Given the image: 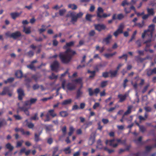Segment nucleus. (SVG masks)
Returning <instances> with one entry per match:
<instances>
[{
	"mask_svg": "<svg viewBox=\"0 0 156 156\" xmlns=\"http://www.w3.org/2000/svg\"><path fill=\"white\" fill-rule=\"evenodd\" d=\"M68 113L66 111H62L60 112V115L62 117H65L68 115Z\"/></svg>",
	"mask_w": 156,
	"mask_h": 156,
	"instance_id": "30",
	"label": "nucleus"
},
{
	"mask_svg": "<svg viewBox=\"0 0 156 156\" xmlns=\"http://www.w3.org/2000/svg\"><path fill=\"white\" fill-rule=\"evenodd\" d=\"M82 87V85H81L80 88L78 90L77 92L76 98H78L81 97L83 94V92L81 90Z\"/></svg>",
	"mask_w": 156,
	"mask_h": 156,
	"instance_id": "17",
	"label": "nucleus"
},
{
	"mask_svg": "<svg viewBox=\"0 0 156 156\" xmlns=\"http://www.w3.org/2000/svg\"><path fill=\"white\" fill-rule=\"evenodd\" d=\"M5 123V120L3 119H0V127L3 125Z\"/></svg>",
	"mask_w": 156,
	"mask_h": 156,
	"instance_id": "61",
	"label": "nucleus"
},
{
	"mask_svg": "<svg viewBox=\"0 0 156 156\" xmlns=\"http://www.w3.org/2000/svg\"><path fill=\"white\" fill-rule=\"evenodd\" d=\"M128 80L127 79H126L124 80L123 83V86L124 88L126 87V83L128 82Z\"/></svg>",
	"mask_w": 156,
	"mask_h": 156,
	"instance_id": "55",
	"label": "nucleus"
},
{
	"mask_svg": "<svg viewBox=\"0 0 156 156\" xmlns=\"http://www.w3.org/2000/svg\"><path fill=\"white\" fill-rule=\"evenodd\" d=\"M30 29V27H24L23 31L26 34H29L31 33Z\"/></svg>",
	"mask_w": 156,
	"mask_h": 156,
	"instance_id": "20",
	"label": "nucleus"
},
{
	"mask_svg": "<svg viewBox=\"0 0 156 156\" xmlns=\"http://www.w3.org/2000/svg\"><path fill=\"white\" fill-rule=\"evenodd\" d=\"M132 108V106H129L128 107L127 110L124 113L123 115V118L125 116L131 113Z\"/></svg>",
	"mask_w": 156,
	"mask_h": 156,
	"instance_id": "19",
	"label": "nucleus"
},
{
	"mask_svg": "<svg viewBox=\"0 0 156 156\" xmlns=\"http://www.w3.org/2000/svg\"><path fill=\"white\" fill-rule=\"evenodd\" d=\"M27 123V126L29 128H30V129L33 128L34 126V124H33L32 122H30V123L28 122L27 120H26L25 121L24 123Z\"/></svg>",
	"mask_w": 156,
	"mask_h": 156,
	"instance_id": "23",
	"label": "nucleus"
},
{
	"mask_svg": "<svg viewBox=\"0 0 156 156\" xmlns=\"http://www.w3.org/2000/svg\"><path fill=\"white\" fill-rule=\"evenodd\" d=\"M42 130H41L40 132L39 133L38 135L35 133V140L36 141H38L39 140V136L42 133Z\"/></svg>",
	"mask_w": 156,
	"mask_h": 156,
	"instance_id": "37",
	"label": "nucleus"
},
{
	"mask_svg": "<svg viewBox=\"0 0 156 156\" xmlns=\"http://www.w3.org/2000/svg\"><path fill=\"white\" fill-rule=\"evenodd\" d=\"M75 54V51L72 50L70 48H68L64 52L60 53L59 57L62 62L67 63L70 61L72 55Z\"/></svg>",
	"mask_w": 156,
	"mask_h": 156,
	"instance_id": "1",
	"label": "nucleus"
},
{
	"mask_svg": "<svg viewBox=\"0 0 156 156\" xmlns=\"http://www.w3.org/2000/svg\"><path fill=\"white\" fill-rule=\"evenodd\" d=\"M48 113L52 117H54L57 116V114L54 112L53 109H50L48 110Z\"/></svg>",
	"mask_w": 156,
	"mask_h": 156,
	"instance_id": "24",
	"label": "nucleus"
},
{
	"mask_svg": "<svg viewBox=\"0 0 156 156\" xmlns=\"http://www.w3.org/2000/svg\"><path fill=\"white\" fill-rule=\"evenodd\" d=\"M94 142V138H90L89 140L88 144H89L91 145H92Z\"/></svg>",
	"mask_w": 156,
	"mask_h": 156,
	"instance_id": "44",
	"label": "nucleus"
},
{
	"mask_svg": "<svg viewBox=\"0 0 156 156\" xmlns=\"http://www.w3.org/2000/svg\"><path fill=\"white\" fill-rule=\"evenodd\" d=\"M21 36V33L19 31H16L9 35V37L14 39H16Z\"/></svg>",
	"mask_w": 156,
	"mask_h": 156,
	"instance_id": "7",
	"label": "nucleus"
},
{
	"mask_svg": "<svg viewBox=\"0 0 156 156\" xmlns=\"http://www.w3.org/2000/svg\"><path fill=\"white\" fill-rule=\"evenodd\" d=\"M97 146H96V147L97 148H101V147H99L100 146L102 145L101 143V140H99L97 141Z\"/></svg>",
	"mask_w": 156,
	"mask_h": 156,
	"instance_id": "46",
	"label": "nucleus"
},
{
	"mask_svg": "<svg viewBox=\"0 0 156 156\" xmlns=\"http://www.w3.org/2000/svg\"><path fill=\"white\" fill-rule=\"evenodd\" d=\"M79 108H80L76 104L73 106L72 108V110H75L78 109Z\"/></svg>",
	"mask_w": 156,
	"mask_h": 156,
	"instance_id": "53",
	"label": "nucleus"
},
{
	"mask_svg": "<svg viewBox=\"0 0 156 156\" xmlns=\"http://www.w3.org/2000/svg\"><path fill=\"white\" fill-rule=\"evenodd\" d=\"M27 68H30L32 70H34L35 69L33 65L32 64H31L27 66Z\"/></svg>",
	"mask_w": 156,
	"mask_h": 156,
	"instance_id": "59",
	"label": "nucleus"
},
{
	"mask_svg": "<svg viewBox=\"0 0 156 156\" xmlns=\"http://www.w3.org/2000/svg\"><path fill=\"white\" fill-rule=\"evenodd\" d=\"M74 129L72 126H70L69 128V136H71L73 133Z\"/></svg>",
	"mask_w": 156,
	"mask_h": 156,
	"instance_id": "41",
	"label": "nucleus"
},
{
	"mask_svg": "<svg viewBox=\"0 0 156 156\" xmlns=\"http://www.w3.org/2000/svg\"><path fill=\"white\" fill-rule=\"evenodd\" d=\"M108 84V81H103L101 82V87H104L105 86H106Z\"/></svg>",
	"mask_w": 156,
	"mask_h": 156,
	"instance_id": "42",
	"label": "nucleus"
},
{
	"mask_svg": "<svg viewBox=\"0 0 156 156\" xmlns=\"http://www.w3.org/2000/svg\"><path fill=\"white\" fill-rule=\"evenodd\" d=\"M144 25V21H143L142 23H135L133 26V27L136 26L140 28H142Z\"/></svg>",
	"mask_w": 156,
	"mask_h": 156,
	"instance_id": "27",
	"label": "nucleus"
},
{
	"mask_svg": "<svg viewBox=\"0 0 156 156\" xmlns=\"http://www.w3.org/2000/svg\"><path fill=\"white\" fill-rule=\"evenodd\" d=\"M147 11L149 15H153L154 12L153 9H150L148 8Z\"/></svg>",
	"mask_w": 156,
	"mask_h": 156,
	"instance_id": "39",
	"label": "nucleus"
},
{
	"mask_svg": "<svg viewBox=\"0 0 156 156\" xmlns=\"http://www.w3.org/2000/svg\"><path fill=\"white\" fill-rule=\"evenodd\" d=\"M58 147H56L53 149V154H55V153L58 151Z\"/></svg>",
	"mask_w": 156,
	"mask_h": 156,
	"instance_id": "54",
	"label": "nucleus"
},
{
	"mask_svg": "<svg viewBox=\"0 0 156 156\" xmlns=\"http://www.w3.org/2000/svg\"><path fill=\"white\" fill-rule=\"evenodd\" d=\"M21 12L20 13L17 12L11 13L10 14V15L12 19H15L16 18L19 17L21 15Z\"/></svg>",
	"mask_w": 156,
	"mask_h": 156,
	"instance_id": "15",
	"label": "nucleus"
},
{
	"mask_svg": "<svg viewBox=\"0 0 156 156\" xmlns=\"http://www.w3.org/2000/svg\"><path fill=\"white\" fill-rule=\"evenodd\" d=\"M105 143L107 145H109L114 147H115L118 146V143L123 144V143L120 139H112L110 140H107L106 141Z\"/></svg>",
	"mask_w": 156,
	"mask_h": 156,
	"instance_id": "4",
	"label": "nucleus"
},
{
	"mask_svg": "<svg viewBox=\"0 0 156 156\" xmlns=\"http://www.w3.org/2000/svg\"><path fill=\"white\" fill-rule=\"evenodd\" d=\"M50 66L52 70L57 72L58 69L59 67L58 62L56 60L55 61L51 64Z\"/></svg>",
	"mask_w": 156,
	"mask_h": 156,
	"instance_id": "5",
	"label": "nucleus"
},
{
	"mask_svg": "<svg viewBox=\"0 0 156 156\" xmlns=\"http://www.w3.org/2000/svg\"><path fill=\"white\" fill-rule=\"evenodd\" d=\"M13 117L16 120H20L22 119V117L18 114L14 115Z\"/></svg>",
	"mask_w": 156,
	"mask_h": 156,
	"instance_id": "40",
	"label": "nucleus"
},
{
	"mask_svg": "<svg viewBox=\"0 0 156 156\" xmlns=\"http://www.w3.org/2000/svg\"><path fill=\"white\" fill-rule=\"evenodd\" d=\"M37 99L36 98H32L30 99V101H28L25 102V106L28 105L30 106L32 104L35 103L37 101Z\"/></svg>",
	"mask_w": 156,
	"mask_h": 156,
	"instance_id": "11",
	"label": "nucleus"
},
{
	"mask_svg": "<svg viewBox=\"0 0 156 156\" xmlns=\"http://www.w3.org/2000/svg\"><path fill=\"white\" fill-rule=\"evenodd\" d=\"M152 33L151 32H150L147 30H145L142 34V37L144 38L145 37L148 38V40L144 42V44H146V47H149L151 45L150 42L151 41V38L152 37Z\"/></svg>",
	"mask_w": 156,
	"mask_h": 156,
	"instance_id": "3",
	"label": "nucleus"
},
{
	"mask_svg": "<svg viewBox=\"0 0 156 156\" xmlns=\"http://www.w3.org/2000/svg\"><path fill=\"white\" fill-rule=\"evenodd\" d=\"M21 109L27 115H29V112L27 109H25L23 107Z\"/></svg>",
	"mask_w": 156,
	"mask_h": 156,
	"instance_id": "45",
	"label": "nucleus"
},
{
	"mask_svg": "<svg viewBox=\"0 0 156 156\" xmlns=\"http://www.w3.org/2000/svg\"><path fill=\"white\" fill-rule=\"evenodd\" d=\"M49 78L51 79H56L57 78V76H55L53 73H52L51 75L49 76Z\"/></svg>",
	"mask_w": 156,
	"mask_h": 156,
	"instance_id": "52",
	"label": "nucleus"
},
{
	"mask_svg": "<svg viewBox=\"0 0 156 156\" xmlns=\"http://www.w3.org/2000/svg\"><path fill=\"white\" fill-rule=\"evenodd\" d=\"M75 85L71 83H68L67 85V88L69 90H75L76 88Z\"/></svg>",
	"mask_w": 156,
	"mask_h": 156,
	"instance_id": "13",
	"label": "nucleus"
},
{
	"mask_svg": "<svg viewBox=\"0 0 156 156\" xmlns=\"http://www.w3.org/2000/svg\"><path fill=\"white\" fill-rule=\"evenodd\" d=\"M124 17L123 15L122 14H120L118 15L117 19L119 20H121Z\"/></svg>",
	"mask_w": 156,
	"mask_h": 156,
	"instance_id": "47",
	"label": "nucleus"
},
{
	"mask_svg": "<svg viewBox=\"0 0 156 156\" xmlns=\"http://www.w3.org/2000/svg\"><path fill=\"white\" fill-rule=\"evenodd\" d=\"M46 119L44 120V122H46L49 121L50 120V118L49 114H48L45 115Z\"/></svg>",
	"mask_w": 156,
	"mask_h": 156,
	"instance_id": "51",
	"label": "nucleus"
},
{
	"mask_svg": "<svg viewBox=\"0 0 156 156\" xmlns=\"http://www.w3.org/2000/svg\"><path fill=\"white\" fill-rule=\"evenodd\" d=\"M68 7L73 10H75L77 9V6L74 4H69L68 6Z\"/></svg>",
	"mask_w": 156,
	"mask_h": 156,
	"instance_id": "36",
	"label": "nucleus"
},
{
	"mask_svg": "<svg viewBox=\"0 0 156 156\" xmlns=\"http://www.w3.org/2000/svg\"><path fill=\"white\" fill-rule=\"evenodd\" d=\"M94 26L95 29L99 31L105 29V27L103 24H95Z\"/></svg>",
	"mask_w": 156,
	"mask_h": 156,
	"instance_id": "9",
	"label": "nucleus"
},
{
	"mask_svg": "<svg viewBox=\"0 0 156 156\" xmlns=\"http://www.w3.org/2000/svg\"><path fill=\"white\" fill-rule=\"evenodd\" d=\"M118 70L111 71L109 73V75L111 77H115L117 74Z\"/></svg>",
	"mask_w": 156,
	"mask_h": 156,
	"instance_id": "22",
	"label": "nucleus"
},
{
	"mask_svg": "<svg viewBox=\"0 0 156 156\" xmlns=\"http://www.w3.org/2000/svg\"><path fill=\"white\" fill-rule=\"evenodd\" d=\"M5 147L6 148L10 151H12L14 148L12 146L10 143H9L5 145Z\"/></svg>",
	"mask_w": 156,
	"mask_h": 156,
	"instance_id": "26",
	"label": "nucleus"
},
{
	"mask_svg": "<svg viewBox=\"0 0 156 156\" xmlns=\"http://www.w3.org/2000/svg\"><path fill=\"white\" fill-rule=\"evenodd\" d=\"M28 55L29 57H32L34 54V53L32 51H30L28 53Z\"/></svg>",
	"mask_w": 156,
	"mask_h": 156,
	"instance_id": "64",
	"label": "nucleus"
},
{
	"mask_svg": "<svg viewBox=\"0 0 156 156\" xmlns=\"http://www.w3.org/2000/svg\"><path fill=\"white\" fill-rule=\"evenodd\" d=\"M63 151L65 152L66 154H70L71 152L70 147H68L65 148L63 150Z\"/></svg>",
	"mask_w": 156,
	"mask_h": 156,
	"instance_id": "32",
	"label": "nucleus"
},
{
	"mask_svg": "<svg viewBox=\"0 0 156 156\" xmlns=\"http://www.w3.org/2000/svg\"><path fill=\"white\" fill-rule=\"evenodd\" d=\"M89 93V95L90 96H92L94 94V92L93 91L91 88H89L88 89Z\"/></svg>",
	"mask_w": 156,
	"mask_h": 156,
	"instance_id": "50",
	"label": "nucleus"
},
{
	"mask_svg": "<svg viewBox=\"0 0 156 156\" xmlns=\"http://www.w3.org/2000/svg\"><path fill=\"white\" fill-rule=\"evenodd\" d=\"M112 37V36L111 34H108L107 36L103 39V42L105 43L106 44H108L110 42V40Z\"/></svg>",
	"mask_w": 156,
	"mask_h": 156,
	"instance_id": "14",
	"label": "nucleus"
},
{
	"mask_svg": "<svg viewBox=\"0 0 156 156\" xmlns=\"http://www.w3.org/2000/svg\"><path fill=\"white\" fill-rule=\"evenodd\" d=\"M15 75L18 78H21L23 76L22 72L20 70L17 71L15 73Z\"/></svg>",
	"mask_w": 156,
	"mask_h": 156,
	"instance_id": "25",
	"label": "nucleus"
},
{
	"mask_svg": "<svg viewBox=\"0 0 156 156\" xmlns=\"http://www.w3.org/2000/svg\"><path fill=\"white\" fill-rule=\"evenodd\" d=\"M30 119L31 120H33L35 121L38 120L39 119V117L38 116L37 113H35L34 114V116L31 118Z\"/></svg>",
	"mask_w": 156,
	"mask_h": 156,
	"instance_id": "33",
	"label": "nucleus"
},
{
	"mask_svg": "<svg viewBox=\"0 0 156 156\" xmlns=\"http://www.w3.org/2000/svg\"><path fill=\"white\" fill-rule=\"evenodd\" d=\"M146 72L147 73V75L148 76H151L152 74H153L152 73V70L151 69H147Z\"/></svg>",
	"mask_w": 156,
	"mask_h": 156,
	"instance_id": "43",
	"label": "nucleus"
},
{
	"mask_svg": "<svg viewBox=\"0 0 156 156\" xmlns=\"http://www.w3.org/2000/svg\"><path fill=\"white\" fill-rule=\"evenodd\" d=\"M8 91V89L7 87H5L2 92L0 93V94L1 95H5Z\"/></svg>",
	"mask_w": 156,
	"mask_h": 156,
	"instance_id": "34",
	"label": "nucleus"
},
{
	"mask_svg": "<svg viewBox=\"0 0 156 156\" xmlns=\"http://www.w3.org/2000/svg\"><path fill=\"white\" fill-rule=\"evenodd\" d=\"M124 27V26L123 24H121L119 25L118 30L114 33V35L115 37H117L119 34L122 32V30Z\"/></svg>",
	"mask_w": 156,
	"mask_h": 156,
	"instance_id": "6",
	"label": "nucleus"
},
{
	"mask_svg": "<svg viewBox=\"0 0 156 156\" xmlns=\"http://www.w3.org/2000/svg\"><path fill=\"white\" fill-rule=\"evenodd\" d=\"M139 127L140 131L142 132H144L145 130V128L143 126H139Z\"/></svg>",
	"mask_w": 156,
	"mask_h": 156,
	"instance_id": "63",
	"label": "nucleus"
},
{
	"mask_svg": "<svg viewBox=\"0 0 156 156\" xmlns=\"http://www.w3.org/2000/svg\"><path fill=\"white\" fill-rule=\"evenodd\" d=\"M66 12V10L65 9H60L59 11V13L60 16H63Z\"/></svg>",
	"mask_w": 156,
	"mask_h": 156,
	"instance_id": "28",
	"label": "nucleus"
},
{
	"mask_svg": "<svg viewBox=\"0 0 156 156\" xmlns=\"http://www.w3.org/2000/svg\"><path fill=\"white\" fill-rule=\"evenodd\" d=\"M104 11L103 9L100 7H99L97 10V16L100 18H101V15L103 13Z\"/></svg>",
	"mask_w": 156,
	"mask_h": 156,
	"instance_id": "12",
	"label": "nucleus"
},
{
	"mask_svg": "<svg viewBox=\"0 0 156 156\" xmlns=\"http://www.w3.org/2000/svg\"><path fill=\"white\" fill-rule=\"evenodd\" d=\"M75 43V42L74 41H71L67 43L66 45L63 47V48L64 49H66L68 47L72 46L74 45Z\"/></svg>",
	"mask_w": 156,
	"mask_h": 156,
	"instance_id": "18",
	"label": "nucleus"
},
{
	"mask_svg": "<svg viewBox=\"0 0 156 156\" xmlns=\"http://www.w3.org/2000/svg\"><path fill=\"white\" fill-rule=\"evenodd\" d=\"M72 101L71 99H68L64 101L62 103V105H67L70 104Z\"/></svg>",
	"mask_w": 156,
	"mask_h": 156,
	"instance_id": "21",
	"label": "nucleus"
},
{
	"mask_svg": "<svg viewBox=\"0 0 156 156\" xmlns=\"http://www.w3.org/2000/svg\"><path fill=\"white\" fill-rule=\"evenodd\" d=\"M117 127L119 130H122L124 129V125H118Z\"/></svg>",
	"mask_w": 156,
	"mask_h": 156,
	"instance_id": "57",
	"label": "nucleus"
},
{
	"mask_svg": "<svg viewBox=\"0 0 156 156\" xmlns=\"http://www.w3.org/2000/svg\"><path fill=\"white\" fill-rule=\"evenodd\" d=\"M150 84H147L146 86H145L143 88L142 90V92L143 93H144L147 90L148 88L150 87Z\"/></svg>",
	"mask_w": 156,
	"mask_h": 156,
	"instance_id": "38",
	"label": "nucleus"
},
{
	"mask_svg": "<svg viewBox=\"0 0 156 156\" xmlns=\"http://www.w3.org/2000/svg\"><path fill=\"white\" fill-rule=\"evenodd\" d=\"M116 52H114L112 53H105L104 55V56L106 58L109 59L116 54Z\"/></svg>",
	"mask_w": 156,
	"mask_h": 156,
	"instance_id": "16",
	"label": "nucleus"
},
{
	"mask_svg": "<svg viewBox=\"0 0 156 156\" xmlns=\"http://www.w3.org/2000/svg\"><path fill=\"white\" fill-rule=\"evenodd\" d=\"M52 142L53 139L52 138H49L48 139L47 142L48 144H51L52 143Z\"/></svg>",
	"mask_w": 156,
	"mask_h": 156,
	"instance_id": "62",
	"label": "nucleus"
},
{
	"mask_svg": "<svg viewBox=\"0 0 156 156\" xmlns=\"http://www.w3.org/2000/svg\"><path fill=\"white\" fill-rule=\"evenodd\" d=\"M93 16L89 14H87L86 16V19L88 21H91V18L93 17Z\"/></svg>",
	"mask_w": 156,
	"mask_h": 156,
	"instance_id": "29",
	"label": "nucleus"
},
{
	"mask_svg": "<svg viewBox=\"0 0 156 156\" xmlns=\"http://www.w3.org/2000/svg\"><path fill=\"white\" fill-rule=\"evenodd\" d=\"M17 91L18 94L19 99L20 100H22L23 97L24 95L23 90L21 88H19L17 90Z\"/></svg>",
	"mask_w": 156,
	"mask_h": 156,
	"instance_id": "10",
	"label": "nucleus"
},
{
	"mask_svg": "<svg viewBox=\"0 0 156 156\" xmlns=\"http://www.w3.org/2000/svg\"><path fill=\"white\" fill-rule=\"evenodd\" d=\"M129 96L128 93H126L124 95L121 94L118 95V97L120 99L119 102H122L125 101L126 97Z\"/></svg>",
	"mask_w": 156,
	"mask_h": 156,
	"instance_id": "8",
	"label": "nucleus"
},
{
	"mask_svg": "<svg viewBox=\"0 0 156 156\" xmlns=\"http://www.w3.org/2000/svg\"><path fill=\"white\" fill-rule=\"evenodd\" d=\"M130 3L128 2L126 0H124L122 2V5L123 6H125L126 5H128Z\"/></svg>",
	"mask_w": 156,
	"mask_h": 156,
	"instance_id": "49",
	"label": "nucleus"
},
{
	"mask_svg": "<svg viewBox=\"0 0 156 156\" xmlns=\"http://www.w3.org/2000/svg\"><path fill=\"white\" fill-rule=\"evenodd\" d=\"M88 73H91V75L89 76L90 78H92L94 76V74L95 73V71H88Z\"/></svg>",
	"mask_w": 156,
	"mask_h": 156,
	"instance_id": "56",
	"label": "nucleus"
},
{
	"mask_svg": "<svg viewBox=\"0 0 156 156\" xmlns=\"http://www.w3.org/2000/svg\"><path fill=\"white\" fill-rule=\"evenodd\" d=\"M20 131L24 135H27L29 136L30 134V133L29 131H27L25 132L23 129H20Z\"/></svg>",
	"mask_w": 156,
	"mask_h": 156,
	"instance_id": "35",
	"label": "nucleus"
},
{
	"mask_svg": "<svg viewBox=\"0 0 156 156\" xmlns=\"http://www.w3.org/2000/svg\"><path fill=\"white\" fill-rule=\"evenodd\" d=\"M83 14V13L82 12H80L76 14L75 12L69 11L68 12L66 16L67 17H71L70 22L74 24L77 22V19L81 18Z\"/></svg>",
	"mask_w": 156,
	"mask_h": 156,
	"instance_id": "2",
	"label": "nucleus"
},
{
	"mask_svg": "<svg viewBox=\"0 0 156 156\" xmlns=\"http://www.w3.org/2000/svg\"><path fill=\"white\" fill-rule=\"evenodd\" d=\"M154 25L153 24H151L149 26L148 29L147 30L150 32H151V33H153V32L154 30Z\"/></svg>",
	"mask_w": 156,
	"mask_h": 156,
	"instance_id": "31",
	"label": "nucleus"
},
{
	"mask_svg": "<svg viewBox=\"0 0 156 156\" xmlns=\"http://www.w3.org/2000/svg\"><path fill=\"white\" fill-rule=\"evenodd\" d=\"M144 108L147 112H150L151 110V108L150 107H144Z\"/></svg>",
	"mask_w": 156,
	"mask_h": 156,
	"instance_id": "58",
	"label": "nucleus"
},
{
	"mask_svg": "<svg viewBox=\"0 0 156 156\" xmlns=\"http://www.w3.org/2000/svg\"><path fill=\"white\" fill-rule=\"evenodd\" d=\"M102 121V122L104 124H106L109 122V120L107 119H103Z\"/></svg>",
	"mask_w": 156,
	"mask_h": 156,
	"instance_id": "60",
	"label": "nucleus"
},
{
	"mask_svg": "<svg viewBox=\"0 0 156 156\" xmlns=\"http://www.w3.org/2000/svg\"><path fill=\"white\" fill-rule=\"evenodd\" d=\"M23 142V141L22 140H21L20 141L17 142V143L16 147H19L21 146Z\"/></svg>",
	"mask_w": 156,
	"mask_h": 156,
	"instance_id": "48",
	"label": "nucleus"
}]
</instances>
